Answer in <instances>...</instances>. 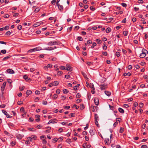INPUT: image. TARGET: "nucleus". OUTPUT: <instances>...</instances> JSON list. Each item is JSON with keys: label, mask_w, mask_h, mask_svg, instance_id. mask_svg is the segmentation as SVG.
Returning a JSON list of instances; mask_svg holds the SVG:
<instances>
[{"label": "nucleus", "mask_w": 148, "mask_h": 148, "mask_svg": "<svg viewBox=\"0 0 148 148\" xmlns=\"http://www.w3.org/2000/svg\"><path fill=\"white\" fill-rule=\"evenodd\" d=\"M60 44V42L56 41H51L48 42L47 45L49 46H52L55 45H58Z\"/></svg>", "instance_id": "nucleus-1"}, {"label": "nucleus", "mask_w": 148, "mask_h": 148, "mask_svg": "<svg viewBox=\"0 0 148 148\" xmlns=\"http://www.w3.org/2000/svg\"><path fill=\"white\" fill-rule=\"evenodd\" d=\"M99 87L101 90H106L108 88V85L106 84H104L100 85Z\"/></svg>", "instance_id": "nucleus-2"}, {"label": "nucleus", "mask_w": 148, "mask_h": 148, "mask_svg": "<svg viewBox=\"0 0 148 148\" xmlns=\"http://www.w3.org/2000/svg\"><path fill=\"white\" fill-rule=\"evenodd\" d=\"M143 53H141L140 57L141 58H143L145 57L146 56V53H147V51L145 49H143L142 50Z\"/></svg>", "instance_id": "nucleus-3"}, {"label": "nucleus", "mask_w": 148, "mask_h": 148, "mask_svg": "<svg viewBox=\"0 0 148 148\" xmlns=\"http://www.w3.org/2000/svg\"><path fill=\"white\" fill-rule=\"evenodd\" d=\"M2 112L6 116L7 118H10L12 117V116L10 115L9 114H8L7 112L4 110H3L2 111Z\"/></svg>", "instance_id": "nucleus-4"}, {"label": "nucleus", "mask_w": 148, "mask_h": 148, "mask_svg": "<svg viewBox=\"0 0 148 148\" xmlns=\"http://www.w3.org/2000/svg\"><path fill=\"white\" fill-rule=\"evenodd\" d=\"M94 102L95 105L98 106L99 105V101L97 98H94Z\"/></svg>", "instance_id": "nucleus-5"}, {"label": "nucleus", "mask_w": 148, "mask_h": 148, "mask_svg": "<svg viewBox=\"0 0 148 148\" xmlns=\"http://www.w3.org/2000/svg\"><path fill=\"white\" fill-rule=\"evenodd\" d=\"M69 65L67 64L66 67V70L68 71H71L73 70V68L72 67L69 66Z\"/></svg>", "instance_id": "nucleus-6"}, {"label": "nucleus", "mask_w": 148, "mask_h": 148, "mask_svg": "<svg viewBox=\"0 0 148 148\" xmlns=\"http://www.w3.org/2000/svg\"><path fill=\"white\" fill-rule=\"evenodd\" d=\"M23 135L19 134H17L16 135V138L19 139H21L23 137Z\"/></svg>", "instance_id": "nucleus-7"}, {"label": "nucleus", "mask_w": 148, "mask_h": 148, "mask_svg": "<svg viewBox=\"0 0 148 148\" xmlns=\"http://www.w3.org/2000/svg\"><path fill=\"white\" fill-rule=\"evenodd\" d=\"M104 141L105 144L108 145H109L111 143V141H109V139L108 138H105Z\"/></svg>", "instance_id": "nucleus-8"}, {"label": "nucleus", "mask_w": 148, "mask_h": 148, "mask_svg": "<svg viewBox=\"0 0 148 148\" xmlns=\"http://www.w3.org/2000/svg\"><path fill=\"white\" fill-rule=\"evenodd\" d=\"M55 120H56V119H51L50 120L48 123L47 124H49L50 123H57L55 121Z\"/></svg>", "instance_id": "nucleus-9"}, {"label": "nucleus", "mask_w": 148, "mask_h": 148, "mask_svg": "<svg viewBox=\"0 0 148 148\" xmlns=\"http://www.w3.org/2000/svg\"><path fill=\"white\" fill-rule=\"evenodd\" d=\"M6 82H3V86H2L1 88V91H4V90L6 86Z\"/></svg>", "instance_id": "nucleus-10"}, {"label": "nucleus", "mask_w": 148, "mask_h": 148, "mask_svg": "<svg viewBox=\"0 0 148 148\" xmlns=\"http://www.w3.org/2000/svg\"><path fill=\"white\" fill-rule=\"evenodd\" d=\"M6 71L9 73L13 74L14 73V71L13 70L10 69H8Z\"/></svg>", "instance_id": "nucleus-11"}, {"label": "nucleus", "mask_w": 148, "mask_h": 148, "mask_svg": "<svg viewBox=\"0 0 148 148\" xmlns=\"http://www.w3.org/2000/svg\"><path fill=\"white\" fill-rule=\"evenodd\" d=\"M23 78L24 79L26 80L27 81H31V79L29 78L26 75H24L23 76Z\"/></svg>", "instance_id": "nucleus-12"}, {"label": "nucleus", "mask_w": 148, "mask_h": 148, "mask_svg": "<svg viewBox=\"0 0 148 148\" xmlns=\"http://www.w3.org/2000/svg\"><path fill=\"white\" fill-rule=\"evenodd\" d=\"M44 49L47 51H51L54 49V48L52 47H48L45 48Z\"/></svg>", "instance_id": "nucleus-13"}, {"label": "nucleus", "mask_w": 148, "mask_h": 148, "mask_svg": "<svg viewBox=\"0 0 148 148\" xmlns=\"http://www.w3.org/2000/svg\"><path fill=\"white\" fill-rule=\"evenodd\" d=\"M41 24V22H38L36 23L35 24L33 25V26L34 27H36L38 26H39Z\"/></svg>", "instance_id": "nucleus-14"}, {"label": "nucleus", "mask_w": 148, "mask_h": 148, "mask_svg": "<svg viewBox=\"0 0 148 148\" xmlns=\"http://www.w3.org/2000/svg\"><path fill=\"white\" fill-rule=\"evenodd\" d=\"M104 92L105 94L108 96H110L111 95V92L109 91H105Z\"/></svg>", "instance_id": "nucleus-15"}, {"label": "nucleus", "mask_w": 148, "mask_h": 148, "mask_svg": "<svg viewBox=\"0 0 148 148\" xmlns=\"http://www.w3.org/2000/svg\"><path fill=\"white\" fill-rule=\"evenodd\" d=\"M119 111L121 113H123L124 112V110L121 108H118Z\"/></svg>", "instance_id": "nucleus-16"}, {"label": "nucleus", "mask_w": 148, "mask_h": 148, "mask_svg": "<svg viewBox=\"0 0 148 148\" xmlns=\"http://www.w3.org/2000/svg\"><path fill=\"white\" fill-rule=\"evenodd\" d=\"M32 92L31 90H28L26 92V94L27 96H28L29 95H30Z\"/></svg>", "instance_id": "nucleus-17"}, {"label": "nucleus", "mask_w": 148, "mask_h": 148, "mask_svg": "<svg viewBox=\"0 0 148 148\" xmlns=\"http://www.w3.org/2000/svg\"><path fill=\"white\" fill-rule=\"evenodd\" d=\"M40 10V8L39 7H38L36 8L35 10H34V12L35 13H36L38 12Z\"/></svg>", "instance_id": "nucleus-18"}, {"label": "nucleus", "mask_w": 148, "mask_h": 148, "mask_svg": "<svg viewBox=\"0 0 148 148\" xmlns=\"http://www.w3.org/2000/svg\"><path fill=\"white\" fill-rule=\"evenodd\" d=\"M111 31V29L110 27H108L106 29V32L107 33H109Z\"/></svg>", "instance_id": "nucleus-19"}, {"label": "nucleus", "mask_w": 148, "mask_h": 148, "mask_svg": "<svg viewBox=\"0 0 148 148\" xmlns=\"http://www.w3.org/2000/svg\"><path fill=\"white\" fill-rule=\"evenodd\" d=\"M53 83L54 84V86H57L59 84V82L58 81H54Z\"/></svg>", "instance_id": "nucleus-20"}, {"label": "nucleus", "mask_w": 148, "mask_h": 148, "mask_svg": "<svg viewBox=\"0 0 148 148\" xmlns=\"http://www.w3.org/2000/svg\"><path fill=\"white\" fill-rule=\"evenodd\" d=\"M20 111L23 113H24L25 114V112L24 110V108L23 107H22L20 109Z\"/></svg>", "instance_id": "nucleus-21"}, {"label": "nucleus", "mask_w": 148, "mask_h": 148, "mask_svg": "<svg viewBox=\"0 0 148 148\" xmlns=\"http://www.w3.org/2000/svg\"><path fill=\"white\" fill-rule=\"evenodd\" d=\"M96 41L98 44H100L101 43V40L99 39H97Z\"/></svg>", "instance_id": "nucleus-22"}, {"label": "nucleus", "mask_w": 148, "mask_h": 148, "mask_svg": "<svg viewBox=\"0 0 148 148\" xmlns=\"http://www.w3.org/2000/svg\"><path fill=\"white\" fill-rule=\"evenodd\" d=\"M63 92L64 93L67 94L68 93L69 90L66 89H64L63 90Z\"/></svg>", "instance_id": "nucleus-23"}, {"label": "nucleus", "mask_w": 148, "mask_h": 148, "mask_svg": "<svg viewBox=\"0 0 148 148\" xmlns=\"http://www.w3.org/2000/svg\"><path fill=\"white\" fill-rule=\"evenodd\" d=\"M58 140V138H55L53 139V141H52V143H55Z\"/></svg>", "instance_id": "nucleus-24"}, {"label": "nucleus", "mask_w": 148, "mask_h": 148, "mask_svg": "<svg viewBox=\"0 0 148 148\" xmlns=\"http://www.w3.org/2000/svg\"><path fill=\"white\" fill-rule=\"evenodd\" d=\"M79 86H80V84H77L75 86H74L73 87L74 90H77V88L79 87Z\"/></svg>", "instance_id": "nucleus-25"}, {"label": "nucleus", "mask_w": 148, "mask_h": 148, "mask_svg": "<svg viewBox=\"0 0 148 148\" xmlns=\"http://www.w3.org/2000/svg\"><path fill=\"white\" fill-rule=\"evenodd\" d=\"M84 108V105L83 104H80V109L81 110H83Z\"/></svg>", "instance_id": "nucleus-26"}, {"label": "nucleus", "mask_w": 148, "mask_h": 148, "mask_svg": "<svg viewBox=\"0 0 148 148\" xmlns=\"http://www.w3.org/2000/svg\"><path fill=\"white\" fill-rule=\"evenodd\" d=\"M35 51V48L33 49H30L28 51V52L29 53H32L33 52Z\"/></svg>", "instance_id": "nucleus-27"}, {"label": "nucleus", "mask_w": 148, "mask_h": 148, "mask_svg": "<svg viewBox=\"0 0 148 148\" xmlns=\"http://www.w3.org/2000/svg\"><path fill=\"white\" fill-rule=\"evenodd\" d=\"M58 96L56 94H54L53 96V99H56L58 97Z\"/></svg>", "instance_id": "nucleus-28"}, {"label": "nucleus", "mask_w": 148, "mask_h": 148, "mask_svg": "<svg viewBox=\"0 0 148 148\" xmlns=\"http://www.w3.org/2000/svg\"><path fill=\"white\" fill-rule=\"evenodd\" d=\"M8 125L10 127H13L14 126V124L12 123H8Z\"/></svg>", "instance_id": "nucleus-29"}, {"label": "nucleus", "mask_w": 148, "mask_h": 148, "mask_svg": "<svg viewBox=\"0 0 148 148\" xmlns=\"http://www.w3.org/2000/svg\"><path fill=\"white\" fill-rule=\"evenodd\" d=\"M31 137L32 138V139L36 140L37 138L36 136L35 135H33Z\"/></svg>", "instance_id": "nucleus-30"}, {"label": "nucleus", "mask_w": 148, "mask_h": 148, "mask_svg": "<svg viewBox=\"0 0 148 148\" xmlns=\"http://www.w3.org/2000/svg\"><path fill=\"white\" fill-rule=\"evenodd\" d=\"M58 8H59V9L60 10V11H62V10H63V6L62 5H60V6H59V7H58Z\"/></svg>", "instance_id": "nucleus-31"}, {"label": "nucleus", "mask_w": 148, "mask_h": 148, "mask_svg": "<svg viewBox=\"0 0 148 148\" xmlns=\"http://www.w3.org/2000/svg\"><path fill=\"white\" fill-rule=\"evenodd\" d=\"M96 45H97V44L95 42H93L92 43V46H91V48L92 49L95 46H96Z\"/></svg>", "instance_id": "nucleus-32"}, {"label": "nucleus", "mask_w": 148, "mask_h": 148, "mask_svg": "<svg viewBox=\"0 0 148 148\" xmlns=\"http://www.w3.org/2000/svg\"><path fill=\"white\" fill-rule=\"evenodd\" d=\"M124 130V129L123 127H121L120 128V130L119 131V132L121 133H122Z\"/></svg>", "instance_id": "nucleus-33"}, {"label": "nucleus", "mask_w": 148, "mask_h": 148, "mask_svg": "<svg viewBox=\"0 0 148 148\" xmlns=\"http://www.w3.org/2000/svg\"><path fill=\"white\" fill-rule=\"evenodd\" d=\"M41 48L38 47L35 48V51H38L40 50Z\"/></svg>", "instance_id": "nucleus-34"}, {"label": "nucleus", "mask_w": 148, "mask_h": 148, "mask_svg": "<svg viewBox=\"0 0 148 148\" xmlns=\"http://www.w3.org/2000/svg\"><path fill=\"white\" fill-rule=\"evenodd\" d=\"M128 34V32L127 31H124L123 32V34L125 36H127Z\"/></svg>", "instance_id": "nucleus-35"}, {"label": "nucleus", "mask_w": 148, "mask_h": 148, "mask_svg": "<svg viewBox=\"0 0 148 148\" xmlns=\"http://www.w3.org/2000/svg\"><path fill=\"white\" fill-rule=\"evenodd\" d=\"M95 124L98 127H99L100 126L99 124H98V123L97 121V120H95Z\"/></svg>", "instance_id": "nucleus-36"}, {"label": "nucleus", "mask_w": 148, "mask_h": 148, "mask_svg": "<svg viewBox=\"0 0 148 148\" xmlns=\"http://www.w3.org/2000/svg\"><path fill=\"white\" fill-rule=\"evenodd\" d=\"M58 141H59L60 142V141H62L63 140V137L61 136V137H60L59 138H58Z\"/></svg>", "instance_id": "nucleus-37"}, {"label": "nucleus", "mask_w": 148, "mask_h": 148, "mask_svg": "<svg viewBox=\"0 0 148 148\" xmlns=\"http://www.w3.org/2000/svg\"><path fill=\"white\" fill-rule=\"evenodd\" d=\"M10 57H11V56H7L5 57H4V58L3 59V60H6L8 59H9V58H10Z\"/></svg>", "instance_id": "nucleus-38"}, {"label": "nucleus", "mask_w": 148, "mask_h": 148, "mask_svg": "<svg viewBox=\"0 0 148 148\" xmlns=\"http://www.w3.org/2000/svg\"><path fill=\"white\" fill-rule=\"evenodd\" d=\"M27 140L29 141L32 142L33 141V139L31 137H28L27 138Z\"/></svg>", "instance_id": "nucleus-39"}, {"label": "nucleus", "mask_w": 148, "mask_h": 148, "mask_svg": "<svg viewBox=\"0 0 148 148\" xmlns=\"http://www.w3.org/2000/svg\"><path fill=\"white\" fill-rule=\"evenodd\" d=\"M1 52L3 54H5L6 53V50L5 49L2 50L1 51Z\"/></svg>", "instance_id": "nucleus-40"}, {"label": "nucleus", "mask_w": 148, "mask_h": 148, "mask_svg": "<svg viewBox=\"0 0 148 148\" xmlns=\"http://www.w3.org/2000/svg\"><path fill=\"white\" fill-rule=\"evenodd\" d=\"M81 97V94L79 93H77L76 95V98H80Z\"/></svg>", "instance_id": "nucleus-41"}, {"label": "nucleus", "mask_w": 148, "mask_h": 148, "mask_svg": "<svg viewBox=\"0 0 148 148\" xmlns=\"http://www.w3.org/2000/svg\"><path fill=\"white\" fill-rule=\"evenodd\" d=\"M25 88V87L24 86H21L19 87V89L21 91L23 90Z\"/></svg>", "instance_id": "nucleus-42"}, {"label": "nucleus", "mask_w": 148, "mask_h": 148, "mask_svg": "<svg viewBox=\"0 0 148 148\" xmlns=\"http://www.w3.org/2000/svg\"><path fill=\"white\" fill-rule=\"evenodd\" d=\"M56 1V0H53L51 1V3L53 5H55V4Z\"/></svg>", "instance_id": "nucleus-43"}, {"label": "nucleus", "mask_w": 148, "mask_h": 148, "mask_svg": "<svg viewBox=\"0 0 148 148\" xmlns=\"http://www.w3.org/2000/svg\"><path fill=\"white\" fill-rule=\"evenodd\" d=\"M115 54L118 57H119L120 56V53L119 52H116Z\"/></svg>", "instance_id": "nucleus-44"}, {"label": "nucleus", "mask_w": 148, "mask_h": 148, "mask_svg": "<svg viewBox=\"0 0 148 148\" xmlns=\"http://www.w3.org/2000/svg\"><path fill=\"white\" fill-rule=\"evenodd\" d=\"M65 77L66 78L69 79L71 77V76L68 75H66L65 76Z\"/></svg>", "instance_id": "nucleus-45"}, {"label": "nucleus", "mask_w": 148, "mask_h": 148, "mask_svg": "<svg viewBox=\"0 0 148 148\" xmlns=\"http://www.w3.org/2000/svg\"><path fill=\"white\" fill-rule=\"evenodd\" d=\"M10 34H11L10 32V31H8L7 32H6V33L5 34V35H10Z\"/></svg>", "instance_id": "nucleus-46"}, {"label": "nucleus", "mask_w": 148, "mask_h": 148, "mask_svg": "<svg viewBox=\"0 0 148 148\" xmlns=\"http://www.w3.org/2000/svg\"><path fill=\"white\" fill-rule=\"evenodd\" d=\"M145 18H142L141 21H143V23L144 24H145L146 23V22L145 21Z\"/></svg>", "instance_id": "nucleus-47"}, {"label": "nucleus", "mask_w": 148, "mask_h": 148, "mask_svg": "<svg viewBox=\"0 0 148 148\" xmlns=\"http://www.w3.org/2000/svg\"><path fill=\"white\" fill-rule=\"evenodd\" d=\"M17 28L19 30H21L22 29V26L21 25H19L17 26Z\"/></svg>", "instance_id": "nucleus-48"}, {"label": "nucleus", "mask_w": 148, "mask_h": 148, "mask_svg": "<svg viewBox=\"0 0 148 148\" xmlns=\"http://www.w3.org/2000/svg\"><path fill=\"white\" fill-rule=\"evenodd\" d=\"M82 101V99H77V100H76V101H77V103H80V102H81Z\"/></svg>", "instance_id": "nucleus-49"}, {"label": "nucleus", "mask_w": 148, "mask_h": 148, "mask_svg": "<svg viewBox=\"0 0 148 148\" xmlns=\"http://www.w3.org/2000/svg\"><path fill=\"white\" fill-rule=\"evenodd\" d=\"M60 68L62 70H66V67L64 66H61L60 67Z\"/></svg>", "instance_id": "nucleus-50"}, {"label": "nucleus", "mask_w": 148, "mask_h": 148, "mask_svg": "<svg viewBox=\"0 0 148 148\" xmlns=\"http://www.w3.org/2000/svg\"><path fill=\"white\" fill-rule=\"evenodd\" d=\"M29 130L31 131H32V132L36 131V130H35L33 128H29Z\"/></svg>", "instance_id": "nucleus-51"}, {"label": "nucleus", "mask_w": 148, "mask_h": 148, "mask_svg": "<svg viewBox=\"0 0 148 148\" xmlns=\"http://www.w3.org/2000/svg\"><path fill=\"white\" fill-rule=\"evenodd\" d=\"M147 147L146 145H143L141 147V148H147Z\"/></svg>", "instance_id": "nucleus-52"}, {"label": "nucleus", "mask_w": 148, "mask_h": 148, "mask_svg": "<svg viewBox=\"0 0 148 148\" xmlns=\"http://www.w3.org/2000/svg\"><path fill=\"white\" fill-rule=\"evenodd\" d=\"M34 119L32 118L31 117L29 119V121L30 122H33L34 121Z\"/></svg>", "instance_id": "nucleus-53"}, {"label": "nucleus", "mask_w": 148, "mask_h": 148, "mask_svg": "<svg viewBox=\"0 0 148 148\" xmlns=\"http://www.w3.org/2000/svg\"><path fill=\"white\" fill-rule=\"evenodd\" d=\"M90 9L91 10H92V11H94L95 10V8L93 6H91L90 7Z\"/></svg>", "instance_id": "nucleus-54"}, {"label": "nucleus", "mask_w": 148, "mask_h": 148, "mask_svg": "<svg viewBox=\"0 0 148 148\" xmlns=\"http://www.w3.org/2000/svg\"><path fill=\"white\" fill-rule=\"evenodd\" d=\"M90 88L92 89V90H95V88L94 87V85L93 84H92L91 85H90Z\"/></svg>", "instance_id": "nucleus-55"}, {"label": "nucleus", "mask_w": 148, "mask_h": 148, "mask_svg": "<svg viewBox=\"0 0 148 148\" xmlns=\"http://www.w3.org/2000/svg\"><path fill=\"white\" fill-rule=\"evenodd\" d=\"M77 39L79 41H82L83 40L82 38V37L80 36L78 37Z\"/></svg>", "instance_id": "nucleus-56"}, {"label": "nucleus", "mask_w": 148, "mask_h": 148, "mask_svg": "<svg viewBox=\"0 0 148 148\" xmlns=\"http://www.w3.org/2000/svg\"><path fill=\"white\" fill-rule=\"evenodd\" d=\"M62 71H59L58 72V74L60 75H61L62 74Z\"/></svg>", "instance_id": "nucleus-57"}, {"label": "nucleus", "mask_w": 148, "mask_h": 148, "mask_svg": "<svg viewBox=\"0 0 148 148\" xmlns=\"http://www.w3.org/2000/svg\"><path fill=\"white\" fill-rule=\"evenodd\" d=\"M64 108L65 109L68 110L70 108V106H64Z\"/></svg>", "instance_id": "nucleus-58"}, {"label": "nucleus", "mask_w": 148, "mask_h": 148, "mask_svg": "<svg viewBox=\"0 0 148 148\" xmlns=\"http://www.w3.org/2000/svg\"><path fill=\"white\" fill-rule=\"evenodd\" d=\"M98 115L97 114H95V120H97V119L98 118Z\"/></svg>", "instance_id": "nucleus-59"}, {"label": "nucleus", "mask_w": 148, "mask_h": 148, "mask_svg": "<svg viewBox=\"0 0 148 148\" xmlns=\"http://www.w3.org/2000/svg\"><path fill=\"white\" fill-rule=\"evenodd\" d=\"M9 16H10L9 14H5L4 16H3V17L5 18H8L9 17Z\"/></svg>", "instance_id": "nucleus-60"}, {"label": "nucleus", "mask_w": 148, "mask_h": 148, "mask_svg": "<svg viewBox=\"0 0 148 148\" xmlns=\"http://www.w3.org/2000/svg\"><path fill=\"white\" fill-rule=\"evenodd\" d=\"M82 74L83 76L85 78L86 77V75L85 73L83 71L82 72Z\"/></svg>", "instance_id": "nucleus-61"}, {"label": "nucleus", "mask_w": 148, "mask_h": 148, "mask_svg": "<svg viewBox=\"0 0 148 148\" xmlns=\"http://www.w3.org/2000/svg\"><path fill=\"white\" fill-rule=\"evenodd\" d=\"M47 66L48 68H51L52 67V65H51V64H48Z\"/></svg>", "instance_id": "nucleus-62"}, {"label": "nucleus", "mask_w": 148, "mask_h": 148, "mask_svg": "<svg viewBox=\"0 0 148 148\" xmlns=\"http://www.w3.org/2000/svg\"><path fill=\"white\" fill-rule=\"evenodd\" d=\"M121 5L123 7H126L127 6V4L124 3H122L121 4Z\"/></svg>", "instance_id": "nucleus-63"}, {"label": "nucleus", "mask_w": 148, "mask_h": 148, "mask_svg": "<svg viewBox=\"0 0 148 148\" xmlns=\"http://www.w3.org/2000/svg\"><path fill=\"white\" fill-rule=\"evenodd\" d=\"M87 44H89V45L90 44L92 43V41L91 40H88L87 41Z\"/></svg>", "instance_id": "nucleus-64"}]
</instances>
